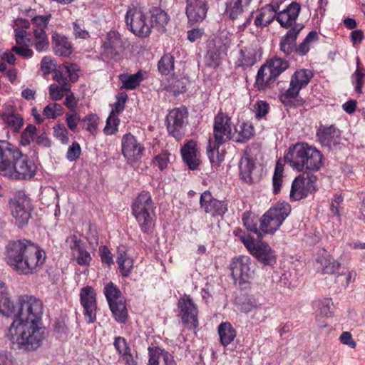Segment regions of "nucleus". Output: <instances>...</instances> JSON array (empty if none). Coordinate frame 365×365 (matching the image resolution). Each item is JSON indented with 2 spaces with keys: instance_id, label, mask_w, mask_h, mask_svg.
I'll list each match as a JSON object with an SVG mask.
<instances>
[{
  "instance_id": "nucleus-4",
  "label": "nucleus",
  "mask_w": 365,
  "mask_h": 365,
  "mask_svg": "<svg viewBox=\"0 0 365 365\" xmlns=\"http://www.w3.org/2000/svg\"><path fill=\"white\" fill-rule=\"evenodd\" d=\"M284 160L292 168L297 171H317L322 165L321 153L306 143H297L290 147L284 155Z\"/></svg>"
},
{
  "instance_id": "nucleus-24",
  "label": "nucleus",
  "mask_w": 365,
  "mask_h": 365,
  "mask_svg": "<svg viewBox=\"0 0 365 365\" xmlns=\"http://www.w3.org/2000/svg\"><path fill=\"white\" fill-rule=\"evenodd\" d=\"M302 24L294 25L282 37L279 43V49L285 55H289L297 47V38L300 31L303 29Z\"/></svg>"
},
{
  "instance_id": "nucleus-21",
  "label": "nucleus",
  "mask_w": 365,
  "mask_h": 365,
  "mask_svg": "<svg viewBox=\"0 0 365 365\" xmlns=\"http://www.w3.org/2000/svg\"><path fill=\"white\" fill-rule=\"evenodd\" d=\"M279 9L280 4L278 1L272 0L259 10L255 19V25L262 28L269 26L274 19L277 20V11Z\"/></svg>"
},
{
  "instance_id": "nucleus-33",
  "label": "nucleus",
  "mask_w": 365,
  "mask_h": 365,
  "mask_svg": "<svg viewBox=\"0 0 365 365\" xmlns=\"http://www.w3.org/2000/svg\"><path fill=\"white\" fill-rule=\"evenodd\" d=\"M239 168L242 179L246 182L252 183L253 182L252 173L255 168V162L250 155L245 154L242 157Z\"/></svg>"
},
{
  "instance_id": "nucleus-1",
  "label": "nucleus",
  "mask_w": 365,
  "mask_h": 365,
  "mask_svg": "<svg viewBox=\"0 0 365 365\" xmlns=\"http://www.w3.org/2000/svg\"><path fill=\"white\" fill-rule=\"evenodd\" d=\"M43 312L42 302L34 296L21 295L16 302L13 322L7 336L18 349L35 350L42 342L43 336L38 323Z\"/></svg>"
},
{
  "instance_id": "nucleus-29",
  "label": "nucleus",
  "mask_w": 365,
  "mask_h": 365,
  "mask_svg": "<svg viewBox=\"0 0 365 365\" xmlns=\"http://www.w3.org/2000/svg\"><path fill=\"white\" fill-rule=\"evenodd\" d=\"M252 0H227L226 13L232 19H237L245 11Z\"/></svg>"
},
{
  "instance_id": "nucleus-46",
  "label": "nucleus",
  "mask_w": 365,
  "mask_h": 365,
  "mask_svg": "<svg viewBox=\"0 0 365 365\" xmlns=\"http://www.w3.org/2000/svg\"><path fill=\"white\" fill-rule=\"evenodd\" d=\"M104 294L106 297L108 304L115 301H120L124 299L119 289L111 282L105 287Z\"/></svg>"
},
{
  "instance_id": "nucleus-49",
  "label": "nucleus",
  "mask_w": 365,
  "mask_h": 365,
  "mask_svg": "<svg viewBox=\"0 0 365 365\" xmlns=\"http://www.w3.org/2000/svg\"><path fill=\"white\" fill-rule=\"evenodd\" d=\"M98 123V117L96 114H89L83 119V127L91 133L93 134Z\"/></svg>"
},
{
  "instance_id": "nucleus-39",
  "label": "nucleus",
  "mask_w": 365,
  "mask_h": 365,
  "mask_svg": "<svg viewBox=\"0 0 365 365\" xmlns=\"http://www.w3.org/2000/svg\"><path fill=\"white\" fill-rule=\"evenodd\" d=\"M110 309L116 321L125 322L128 317L125 299L115 301L109 304Z\"/></svg>"
},
{
  "instance_id": "nucleus-52",
  "label": "nucleus",
  "mask_w": 365,
  "mask_h": 365,
  "mask_svg": "<svg viewBox=\"0 0 365 365\" xmlns=\"http://www.w3.org/2000/svg\"><path fill=\"white\" fill-rule=\"evenodd\" d=\"M36 126L31 124L27 125L24 129L21 136V144L24 146H26L34 140V135L36 134Z\"/></svg>"
},
{
  "instance_id": "nucleus-12",
  "label": "nucleus",
  "mask_w": 365,
  "mask_h": 365,
  "mask_svg": "<svg viewBox=\"0 0 365 365\" xmlns=\"http://www.w3.org/2000/svg\"><path fill=\"white\" fill-rule=\"evenodd\" d=\"M187 111L184 107L171 110L167 115V129L169 133L177 140H180L185 133L187 124Z\"/></svg>"
},
{
  "instance_id": "nucleus-2",
  "label": "nucleus",
  "mask_w": 365,
  "mask_h": 365,
  "mask_svg": "<svg viewBox=\"0 0 365 365\" xmlns=\"http://www.w3.org/2000/svg\"><path fill=\"white\" fill-rule=\"evenodd\" d=\"M5 259L20 274L36 272L46 259L45 252L28 240L10 242L6 248Z\"/></svg>"
},
{
  "instance_id": "nucleus-57",
  "label": "nucleus",
  "mask_w": 365,
  "mask_h": 365,
  "mask_svg": "<svg viewBox=\"0 0 365 365\" xmlns=\"http://www.w3.org/2000/svg\"><path fill=\"white\" fill-rule=\"evenodd\" d=\"M77 263L79 265L87 266L91 261L90 253L84 249V247L80 250L76 252V255L73 256Z\"/></svg>"
},
{
  "instance_id": "nucleus-58",
  "label": "nucleus",
  "mask_w": 365,
  "mask_h": 365,
  "mask_svg": "<svg viewBox=\"0 0 365 365\" xmlns=\"http://www.w3.org/2000/svg\"><path fill=\"white\" fill-rule=\"evenodd\" d=\"M54 135L59 139L63 144L68 142V131L63 124H59L53 127Z\"/></svg>"
},
{
  "instance_id": "nucleus-45",
  "label": "nucleus",
  "mask_w": 365,
  "mask_h": 365,
  "mask_svg": "<svg viewBox=\"0 0 365 365\" xmlns=\"http://www.w3.org/2000/svg\"><path fill=\"white\" fill-rule=\"evenodd\" d=\"M242 221L247 230L257 234L258 237H262V234L257 227V217H255L254 215L251 213H244L242 215Z\"/></svg>"
},
{
  "instance_id": "nucleus-43",
  "label": "nucleus",
  "mask_w": 365,
  "mask_h": 365,
  "mask_svg": "<svg viewBox=\"0 0 365 365\" xmlns=\"http://www.w3.org/2000/svg\"><path fill=\"white\" fill-rule=\"evenodd\" d=\"M235 130L237 136L235 137V140L237 142H245L250 140L255 133L253 126L247 123L240 124Z\"/></svg>"
},
{
  "instance_id": "nucleus-15",
  "label": "nucleus",
  "mask_w": 365,
  "mask_h": 365,
  "mask_svg": "<svg viewBox=\"0 0 365 365\" xmlns=\"http://www.w3.org/2000/svg\"><path fill=\"white\" fill-rule=\"evenodd\" d=\"M122 153L128 163L138 161L143 156L144 147L131 133L125 134L121 140Z\"/></svg>"
},
{
  "instance_id": "nucleus-55",
  "label": "nucleus",
  "mask_w": 365,
  "mask_h": 365,
  "mask_svg": "<svg viewBox=\"0 0 365 365\" xmlns=\"http://www.w3.org/2000/svg\"><path fill=\"white\" fill-rule=\"evenodd\" d=\"M220 63V53L217 50H210L205 56V63L209 67L217 68Z\"/></svg>"
},
{
  "instance_id": "nucleus-60",
  "label": "nucleus",
  "mask_w": 365,
  "mask_h": 365,
  "mask_svg": "<svg viewBox=\"0 0 365 365\" xmlns=\"http://www.w3.org/2000/svg\"><path fill=\"white\" fill-rule=\"evenodd\" d=\"M81 152L79 144L76 142H73L71 146H69L66 158L70 161H74L80 156Z\"/></svg>"
},
{
  "instance_id": "nucleus-13",
  "label": "nucleus",
  "mask_w": 365,
  "mask_h": 365,
  "mask_svg": "<svg viewBox=\"0 0 365 365\" xmlns=\"http://www.w3.org/2000/svg\"><path fill=\"white\" fill-rule=\"evenodd\" d=\"M9 206L12 216L19 227L27 225L31 217V200L24 195H16L9 201Z\"/></svg>"
},
{
  "instance_id": "nucleus-62",
  "label": "nucleus",
  "mask_w": 365,
  "mask_h": 365,
  "mask_svg": "<svg viewBox=\"0 0 365 365\" xmlns=\"http://www.w3.org/2000/svg\"><path fill=\"white\" fill-rule=\"evenodd\" d=\"M258 307V304L255 299L249 298L243 301L240 304V311L249 313Z\"/></svg>"
},
{
  "instance_id": "nucleus-6",
  "label": "nucleus",
  "mask_w": 365,
  "mask_h": 365,
  "mask_svg": "<svg viewBox=\"0 0 365 365\" xmlns=\"http://www.w3.org/2000/svg\"><path fill=\"white\" fill-rule=\"evenodd\" d=\"M128 29L135 36L147 37L151 32V26L143 8L138 3L128 6L125 16Z\"/></svg>"
},
{
  "instance_id": "nucleus-48",
  "label": "nucleus",
  "mask_w": 365,
  "mask_h": 365,
  "mask_svg": "<svg viewBox=\"0 0 365 365\" xmlns=\"http://www.w3.org/2000/svg\"><path fill=\"white\" fill-rule=\"evenodd\" d=\"M63 107L61 104L51 103L48 104L43 110V115L48 119H55L62 115Z\"/></svg>"
},
{
  "instance_id": "nucleus-14",
  "label": "nucleus",
  "mask_w": 365,
  "mask_h": 365,
  "mask_svg": "<svg viewBox=\"0 0 365 365\" xmlns=\"http://www.w3.org/2000/svg\"><path fill=\"white\" fill-rule=\"evenodd\" d=\"M178 307L183 324L189 329H195L198 326V310L190 297L185 294L180 297Z\"/></svg>"
},
{
  "instance_id": "nucleus-34",
  "label": "nucleus",
  "mask_w": 365,
  "mask_h": 365,
  "mask_svg": "<svg viewBox=\"0 0 365 365\" xmlns=\"http://www.w3.org/2000/svg\"><path fill=\"white\" fill-rule=\"evenodd\" d=\"M150 21L152 23L151 28L155 29L159 33H164L169 21V16L165 11L155 8L152 11Z\"/></svg>"
},
{
  "instance_id": "nucleus-42",
  "label": "nucleus",
  "mask_w": 365,
  "mask_h": 365,
  "mask_svg": "<svg viewBox=\"0 0 365 365\" xmlns=\"http://www.w3.org/2000/svg\"><path fill=\"white\" fill-rule=\"evenodd\" d=\"M319 38L317 31H312L308 34L304 41L296 47L295 53L299 56L306 55L314 42H316Z\"/></svg>"
},
{
  "instance_id": "nucleus-54",
  "label": "nucleus",
  "mask_w": 365,
  "mask_h": 365,
  "mask_svg": "<svg viewBox=\"0 0 365 365\" xmlns=\"http://www.w3.org/2000/svg\"><path fill=\"white\" fill-rule=\"evenodd\" d=\"M282 168H281L279 163H277L275 168V172L272 178L273 192L274 194L279 193L281 190L282 182Z\"/></svg>"
},
{
  "instance_id": "nucleus-19",
  "label": "nucleus",
  "mask_w": 365,
  "mask_h": 365,
  "mask_svg": "<svg viewBox=\"0 0 365 365\" xmlns=\"http://www.w3.org/2000/svg\"><path fill=\"white\" fill-rule=\"evenodd\" d=\"M200 203L205 212L212 217L222 216L227 211V203L213 198L209 191L201 195Z\"/></svg>"
},
{
  "instance_id": "nucleus-5",
  "label": "nucleus",
  "mask_w": 365,
  "mask_h": 365,
  "mask_svg": "<svg viewBox=\"0 0 365 365\" xmlns=\"http://www.w3.org/2000/svg\"><path fill=\"white\" fill-rule=\"evenodd\" d=\"M155 208L151 195L148 192H140L133 202V214L144 232H148L153 226Z\"/></svg>"
},
{
  "instance_id": "nucleus-28",
  "label": "nucleus",
  "mask_w": 365,
  "mask_h": 365,
  "mask_svg": "<svg viewBox=\"0 0 365 365\" xmlns=\"http://www.w3.org/2000/svg\"><path fill=\"white\" fill-rule=\"evenodd\" d=\"M181 154L183 160L187 163L190 169L195 170L200 163L197 157V148L195 141L190 140L181 149Z\"/></svg>"
},
{
  "instance_id": "nucleus-38",
  "label": "nucleus",
  "mask_w": 365,
  "mask_h": 365,
  "mask_svg": "<svg viewBox=\"0 0 365 365\" xmlns=\"http://www.w3.org/2000/svg\"><path fill=\"white\" fill-rule=\"evenodd\" d=\"M317 262L320 264L324 273L336 274L341 267V264L329 255L319 257Z\"/></svg>"
},
{
  "instance_id": "nucleus-18",
  "label": "nucleus",
  "mask_w": 365,
  "mask_h": 365,
  "mask_svg": "<svg viewBox=\"0 0 365 365\" xmlns=\"http://www.w3.org/2000/svg\"><path fill=\"white\" fill-rule=\"evenodd\" d=\"M251 260L247 256H240L234 259L230 264L231 275L235 282L245 283L251 277Z\"/></svg>"
},
{
  "instance_id": "nucleus-37",
  "label": "nucleus",
  "mask_w": 365,
  "mask_h": 365,
  "mask_svg": "<svg viewBox=\"0 0 365 365\" xmlns=\"http://www.w3.org/2000/svg\"><path fill=\"white\" fill-rule=\"evenodd\" d=\"M220 343L224 346L229 345L236 337V331L230 322H223L218 326Z\"/></svg>"
},
{
  "instance_id": "nucleus-35",
  "label": "nucleus",
  "mask_w": 365,
  "mask_h": 365,
  "mask_svg": "<svg viewBox=\"0 0 365 365\" xmlns=\"http://www.w3.org/2000/svg\"><path fill=\"white\" fill-rule=\"evenodd\" d=\"M15 307L16 304L10 300L7 293V287L4 283H0V313L13 317Z\"/></svg>"
},
{
  "instance_id": "nucleus-64",
  "label": "nucleus",
  "mask_w": 365,
  "mask_h": 365,
  "mask_svg": "<svg viewBox=\"0 0 365 365\" xmlns=\"http://www.w3.org/2000/svg\"><path fill=\"white\" fill-rule=\"evenodd\" d=\"M63 88L61 86L60 88L56 84H51L49 87V95L50 98L53 101H59L63 98L64 94Z\"/></svg>"
},
{
  "instance_id": "nucleus-50",
  "label": "nucleus",
  "mask_w": 365,
  "mask_h": 365,
  "mask_svg": "<svg viewBox=\"0 0 365 365\" xmlns=\"http://www.w3.org/2000/svg\"><path fill=\"white\" fill-rule=\"evenodd\" d=\"M66 243L72 250L73 256L76 255V252L84 247V243L81 240V237L76 234L68 236L66 238Z\"/></svg>"
},
{
  "instance_id": "nucleus-51",
  "label": "nucleus",
  "mask_w": 365,
  "mask_h": 365,
  "mask_svg": "<svg viewBox=\"0 0 365 365\" xmlns=\"http://www.w3.org/2000/svg\"><path fill=\"white\" fill-rule=\"evenodd\" d=\"M359 60L357 59V68L354 73V76L355 78V91L361 93L362 92V87L364 86V78H365V69L359 67Z\"/></svg>"
},
{
  "instance_id": "nucleus-59",
  "label": "nucleus",
  "mask_w": 365,
  "mask_h": 365,
  "mask_svg": "<svg viewBox=\"0 0 365 365\" xmlns=\"http://www.w3.org/2000/svg\"><path fill=\"white\" fill-rule=\"evenodd\" d=\"M66 116L68 127L70 130L75 131L81 119L80 115L75 110H72L71 113H67Z\"/></svg>"
},
{
  "instance_id": "nucleus-10",
  "label": "nucleus",
  "mask_w": 365,
  "mask_h": 365,
  "mask_svg": "<svg viewBox=\"0 0 365 365\" xmlns=\"http://www.w3.org/2000/svg\"><path fill=\"white\" fill-rule=\"evenodd\" d=\"M34 11L31 9L26 11V15L31 17L34 26V35L35 37V48L38 51H45L49 45L48 39L45 31L51 17V14L45 16H34Z\"/></svg>"
},
{
  "instance_id": "nucleus-9",
  "label": "nucleus",
  "mask_w": 365,
  "mask_h": 365,
  "mask_svg": "<svg viewBox=\"0 0 365 365\" xmlns=\"http://www.w3.org/2000/svg\"><path fill=\"white\" fill-rule=\"evenodd\" d=\"M242 242L252 255L264 265H272L276 262L274 251L270 246L264 242H256L253 238L242 235Z\"/></svg>"
},
{
  "instance_id": "nucleus-63",
  "label": "nucleus",
  "mask_w": 365,
  "mask_h": 365,
  "mask_svg": "<svg viewBox=\"0 0 365 365\" xmlns=\"http://www.w3.org/2000/svg\"><path fill=\"white\" fill-rule=\"evenodd\" d=\"M269 106L265 101H257L255 105V115L257 118H262L268 113Z\"/></svg>"
},
{
  "instance_id": "nucleus-7",
  "label": "nucleus",
  "mask_w": 365,
  "mask_h": 365,
  "mask_svg": "<svg viewBox=\"0 0 365 365\" xmlns=\"http://www.w3.org/2000/svg\"><path fill=\"white\" fill-rule=\"evenodd\" d=\"M290 210L288 203H277L262 216L259 221L261 231L264 234H273L282 225Z\"/></svg>"
},
{
  "instance_id": "nucleus-53",
  "label": "nucleus",
  "mask_w": 365,
  "mask_h": 365,
  "mask_svg": "<svg viewBox=\"0 0 365 365\" xmlns=\"http://www.w3.org/2000/svg\"><path fill=\"white\" fill-rule=\"evenodd\" d=\"M105 48L116 49L121 46L120 36L115 31H111L108 34L107 41L104 43Z\"/></svg>"
},
{
  "instance_id": "nucleus-16",
  "label": "nucleus",
  "mask_w": 365,
  "mask_h": 365,
  "mask_svg": "<svg viewBox=\"0 0 365 365\" xmlns=\"http://www.w3.org/2000/svg\"><path fill=\"white\" fill-rule=\"evenodd\" d=\"M81 304L83 307L84 315L88 323H93L96 318V293L90 286L83 287L80 291Z\"/></svg>"
},
{
  "instance_id": "nucleus-30",
  "label": "nucleus",
  "mask_w": 365,
  "mask_h": 365,
  "mask_svg": "<svg viewBox=\"0 0 365 365\" xmlns=\"http://www.w3.org/2000/svg\"><path fill=\"white\" fill-rule=\"evenodd\" d=\"M221 145L216 143L215 140L212 141V139H209L207 153L212 165L214 167H219L225 160V150L223 148H220Z\"/></svg>"
},
{
  "instance_id": "nucleus-36",
  "label": "nucleus",
  "mask_w": 365,
  "mask_h": 365,
  "mask_svg": "<svg viewBox=\"0 0 365 365\" xmlns=\"http://www.w3.org/2000/svg\"><path fill=\"white\" fill-rule=\"evenodd\" d=\"M277 78L269 68L262 65L259 69L256 77V85L259 90L265 89L273 83Z\"/></svg>"
},
{
  "instance_id": "nucleus-26",
  "label": "nucleus",
  "mask_w": 365,
  "mask_h": 365,
  "mask_svg": "<svg viewBox=\"0 0 365 365\" xmlns=\"http://www.w3.org/2000/svg\"><path fill=\"white\" fill-rule=\"evenodd\" d=\"M207 4L205 0L187 5L186 14L189 22L197 23L202 21L206 16Z\"/></svg>"
},
{
  "instance_id": "nucleus-61",
  "label": "nucleus",
  "mask_w": 365,
  "mask_h": 365,
  "mask_svg": "<svg viewBox=\"0 0 365 365\" xmlns=\"http://www.w3.org/2000/svg\"><path fill=\"white\" fill-rule=\"evenodd\" d=\"M56 65L53 61V59L49 56H45L43 58L41 63V69L43 74L48 75L52 71L55 70Z\"/></svg>"
},
{
  "instance_id": "nucleus-17",
  "label": "nucleus",
  "mask_w": 365,
  "mask_h": 365,
  "mask_svg": "<svg viewBox=\"0 0 365 365\" xmlns=\"http://www.w3.org/2000/svg\"><path fill=\"white\" fill-rule=\"evenodd\" d=\"M213 135L218 144H223L232 138L231 119L227 114L219 112L215 117Z\"/></svg>"
},
{
  "instance_id": "nucleus-31",
  "label": "nucleus",
  "mask_w": 365,
  "mask_h": 365,
  "mask_svg": "<svg viewBox=\"0 0 365 365\" xmlns=\"http://www.w3.org/2000/svg\"><path fill=\"white\" fill-rule=\"evenodd\" d=\"M54 52L56 55L68 56L72 53V46L67 38L59 34L52 36Z\"/></svg>"
},
{
  "instance_id": "nucleus-25",
  "label": "nucleus",
  "mask_w": 365,
  "mask_h": 365,
  "mask_svg": "<svg viewBox=\"0 0 365 365\" xmlns=\"http://www.w3.org/2000/svg\"><path fill=\"white\" fill-rule=\"evenodd\" d=\"M148 354L147 365H177L173 356L158 346L149 347Z\"/></svg>"
},
{
  "instance_id": "nucleus-40",
  "label": "nucleus",
  "mask_w": 365,
  "mask_h": 365,
  "mask_svg": "<svg viewBox=\"0 0 365 365\" xmlns=\"http://www.w3.org/2000/svg\"><path fill=\"white\" fill-rule=\"evenodd\" d=\"M265 65L269 68L276 78L287 70L289 66L287 61L279 57L272 58L267 61Z\"/></svg>"
},
{
  "instance_id": "nucleus-47",
  "label": "nucleus",
  "mask_w": 365,
  "mask_h": 365,
  "mask_svg": "<svg viewBox=\"0 0 365 365\" xmlns=\"http://www.w3.org/2000/svg\"><path fill=\"white\" fill-rule=\"evenodd\" d=\"M158 66L162 74H168L174 68V57L170 53L163 55L159 61Z\"/></svg>"
},
{
  "instance_id": "nucleus-3",
  "label": "nucleus",
  "mask_w": 365,
  "mask_h": 365,
  "mask_svg": "<svg viewBox=\"0 0 365 365\" xmlns=\"http://www.w3.org/2000/svg\"><path fill=\"white\" fill-rule=\"evenodd\" d=\"M35 163L14 145L0 140V175L10 179L31 178L36 173Z\"/></svg>"
},
{
  "instance_id": "nucleus-20",
  "label": "nucleus",
  "mask_w": 365,
  "mask_h": 365,
  "mask_svg": "<svg viewBox=\"0 0 365 365\" xmlns=\"http://www.w3.org/2000/svg\"><path fill=\"white\" fill-rule=\"evenodd\" d=\"M301 11V6L299 3L293 1L285 9L277 11V21L283 28H292L294 25H298L296 20Z\"/></svg>"
},
{
  "instance_id": "nucleus-44",
  "label": "nucleus",
  "mask_w": 365,
  "mask_h": 365,
  "mask_svg": "<svg viewBox=\"0 0 365 365\" xmlns=\"http://www.w3.org/2000/svg\"><path fill=\"white\" fill-rule=\"evenodd\" d=\"M313 305L319 315L327 317L332 315L333 303L331 298L314 301Z\"/></svg>"
},
{
  "instance_id": "nucleus-8",
  "label": "nucleus",
  "mask_w": 365,
  "mask_h": 365,
  "mask_svg": "<svg viewBox=\"0 0 365 365\" xmlns=\"http://www.w3.org/2000/svg\"><path fill=\"white\" fill-rule=\"evenodd\" d=\"M313 77L314 73L310 69L297 70L291 76L288 89L279 94L280 101L284 105L290 104L292 100L298 96L299 91L309 84Z\"/></svg>"
},
{
  "instance_id": "nucleus-56",
  "label": "nucleus",
  "mask_w": 365,
  "mask_h": 365,
  "mask_svg": "<svg viewBox=\"0 0 365 365\" xmlns=\"http://www.w3.org/2000/svg\"><path fill=\"white\" fill-rule=\"evenodd\" d=\"M118 124L119 119L117 115L110 113V115L106 120V125L104 128L105 133L107 135H112L115 133L118 129Z\"/></svg>"
},
{
  "instance_id": "nucleus-32",
  "label": "nucleus",
  "mask_w": 365,
  "mask_h": 365,
  "mask_svg": "<svg viewBox=\"0 0 365 365\" xmlns=\"http://www.w3.org/2000/svg\"><path fill=\"white\" fill-rule=\"evenodd\" d=\"M116 262L119 266L121 275L123 277H128L133 267V260L127 255L124 247H118Z\"/></svg>"
},
{
  "instance_id": "nucleus-27",
  "label": "nucleus",
  "mask_w": 365,
  "mask_h": 365,
  "mask_svg": "<svg viewBox=\"0 0 365 365\" xmlns=\"http://www.w3.org/2000/svg\"><path fill=\"white\" fill-rule=\"evenodd\" d=\"M147 73L139 70L135 74L123 73L118 76L121 83V88L134 90L138 87L140 83L145 78Z\"/></svg>"
},
{
  "instance_id": "nucleus-41",
  "label": "nucleus",
  "mask_w": 365,
  "mask_h": 365,
  "mask_svg": "<svg viewBox=\"0 0 365 365\" xmlns=\"http://www.w3.org/2000/svg\"><path fill=\"white\" fill-rule=\"evenodd\" d=\"M240 55V65L242 67H250L253 66L257 61L256 51L252 47H245V48L241 49Z\"/></svg>"
},
{
  "instance_id": "nucleus-22",
  "label": "nucleus",
  "mask_w": 365,
  "mask_h": 365,
  "mask_svg": "<svg viewBox=\"0 0 365 365\" xmlns=\"http://www.w3.org/2000/svg\"><path fill=\"white\" fill-rule=\"evenodd\" d=\"M0 117L6 126L14 133H19L24 125L22 116L11 105L5 106Z\"/></svg>"
},
{
  "instance_id": "nucleus-23",
  "label": "nucleus",
  "mask_w": 365,
  "mask_h": 365,
  "mask_svg": "<svg viewBox=\"0 0 365 365\" xmlns=\"http://www.w3.org/2000/svg\"><path fill=\"white\" fill-rule=\"evenodd\" d=\"M317 136L322 145L330 149L339 143L340 131L333 125L320 126Z\"/></svg>"
},
{
  "instance_id": "nucleus-11",
  "label": "nucleus",
  "mask_w": 365,
  "mask_h": 365,
  "mask_svg": "<svg viewBox=\"0 0 365 365\" xmlns=\"http://www.w3.org/2000/svg\"><path fill=\"white\" fill-rule=\"evenodd\" d=\"M317 177L309 173H303L292 182L290 197L293 200H299L316 190Z\"/></svg>"
}]
</instances>
